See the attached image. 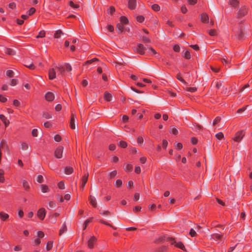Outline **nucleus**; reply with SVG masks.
I'll use <instances>...</instances> for the list:
<instances>
[{
  "instance_id": "obj_24",
  "label": "nucleus",
  "mask_w": 252,
  "mask_h": 252,
  "mask_svg": "<svg viewBox=\"0 0 252 252\" xmlns=\"http://www.w3.org/2000/svg\"><path fill=\"white\" fill-rule=\"evenodd\" d=\"M4 171L0 169V182L3 183L4 182Z\"/></svg>"
},
{
  "instance_id": "obj_53",
  "label": "nucleus",
  "mask_w": 252,
  "mask_h": 252,
  "mask_svg": "<svg viewBox=\"0 0 252 252\" xmlns=\"http://www.w3.org/2000/svg\"><path fill=\"white\" fill-rule=\"evenodd\" d=\"M177 78L180 80L181 82H182V83L186 84L187 83L181 77V75L180 73L178 74L177 75Z\"/></svg>"
},
{
  "instance_id": "obj_61",
  "label": "nucleus",
  "mask_w": 252,
  "mask_h": 252,
  "mask_svg": "<svg viewBox=\"0 0 252 252\" xmlns=\"http://www.w3.org/2000/svg\"><path fill=\"white\" fill-rule=\"evenodd\" d=\"M38 130L37 129H33L32 130V135L34 137L37 136Z\"/></svg>"
},
{
  "instance_id": "obj_34",
  "label": "nucleus",
  "mask_w": 252,
  "mask_h": 252,
  "mask_svg": "<svg viewBox=\"0 0 252 252\" xmlns=\"http://www.w3.org/2000/svg\"><path fill=\"white\" fill-rule=\"evenodd\" d=\"M45 35V32L44 31H41L39 32L38 34L36 36V38L43 37Z\"/></svg>"
},
{
  "instance_id": "obj_32",
  "label": "nucleus",
  "mask_w": 252,
  "mask_h": 252,
  "mask_svg": "<svg viewBox=\"0 0 252 252\" xmlns=\"http://www.w3.org/2000/svg\"><path fill=\"white\" fill-rule=\"evenodd\" d=\"M213 236L214 239L220 240L222 238V235L219 233H215Z\"/></svg>"
},
{
  "instance_id": "obj_21",
  "label": "nucleus",
  "mask_w": 252,
  "mask_h": 252,
  "mask_svg": "<svg viewBox=\"0 0 252 252\" xmlns=\"http://www.w3.org/2000/svg\"><path fill=\"white\" fill-rule=\"evenodd\" d=\"M175 247L179 248L184 251H186L184 245L181 242H177V243L175 244Z\"/></svg>"
},
{
  "instance_id": "obj_49",
  "label": "nucleus",
  "mask_w": 252,
  "mask_h": 252,
  "mask_svg": "<svg viewBox=\"0 0 252 252\" xmlns=\"http://www.w3.org/2000/svg\"><path fill=\"white\" fill-rule=\"evenodd\" d=\"M189 234L191 237H194L196 235L195 231L193 228L190 229Z\"/></svg>"
},
{
  "instance_id": "obj_63",
  "label": "nucleus",
  "mask_w": 252,
  "mask_h": 252,
  "mask_svg": "<svg viewBox=\"0 0 252 252\" xmlns=\"http://www.w3.org/2000/svg\"><path fill=\"white\" fill-rule=\"evenodd\" d=\"M65 68H66V70L68 71H70L72 69V68H71V65L68 64V63H65Z\"/></svg>"
},
{
  "instance_id": "obj_27",
  "label": "nucleus",
  "mask_w": 252,
  "mask_h": 252,
  "mask_svg": "<svg viewBox=\"0 0 252 252\" xmlns=\"http://www.w3.org/2000/svg\"><path fill=\"white\" fill-rule=\"evenodd\" d=\"M63 34V33L62 32L61 30H58L56 32V33H55L54 37L55 38H60L61 35Z\"/></svg>"
},
{
  "instance_id": "obj_4",
  "label": "nucleus",
  "mask_w": 252,
  "mask_h": 252,
  "mask_svg": "<svg viewBox=\"0 0 252 252\" xmlns=\"http://www.w3.org/2000/svg\"><path fill=\"white\" fill-rule=\"evenodd\" d=\"M244 131L242 130L237 132L235 136L233 138V140L237 142H240L244 137Z\"/></svg>"
},
{
  "instance_id": "obj_26",
  "label": "nucleus",
  "mask_w": 252,
  "mask_h": 252,
  "mask_svg": "<svg viewBox=\"0 0 252 252\" xmlns=\"http://www.w3.org/2000/svg\"><path fill=\"white\" fill-rule=\"evenodd\" d=\"M0 217L2 220H5L9 217V216L7 214L3 213L2 212H0Z\"/></svg>"
},
{
  "instance_id": "obj_31",
  "label": "nucleus",
  "mask_w": 252,
  "mask_h": 252,
  "mask_svg": "<svg viewBox=\"0 0 252 252\" xmlns=\"http://www.w3.org/2000/svg\"><path fill=\"white\" fill-rule=\"evenodd\" d=\"M244 35L242 29H240L238 31V38L239 39H243L245 36Z\"/></svg>"
},
{
  "instance_id": "obj_16",
  "label": "nucleus",
  "mask_w": 252,
  "mask_h": 252,
  "mask_svg": "<svg viewBox=\"0 0 252 252\" xmlns=\"http://www.w3.org/2000/svg\"><path fill=\"white\" fill-rule=\"evenodd\" d=\"M89 200L90 201V203L94 207H96L97 206V203L95 198L92 196L90 195L89 197Z\"/></svg>"
},
{
  "instance_id": "obj_42",
  "label": "nucleus",
  "mask_w": 252,
  "mask_h": 252,
  "mask_svg": "<svg viewBox=\"0 0 252 252\" xmlns=\"http://www.w3.org/2000/svg\"><path fill=\"white\" fill-rule=\"evenodd\" d=\"M119 145L120 146H121V147L124 148H126L127 145V143L125 141H121L119 142Z\"/></svg>"
},
{
  "instance_id": "obj_37",
  "label": "nucleus",
  "mask_w": 252,
  "mask_h": 252,
  "mask_svg": "<svg viewBox=\"0 0 252 252\" xmlns=\"http://www.w3.org/2000/svg\"><path fill=\"white\" fill-rule=\"evenodd\" d=\"M22 184H23V187L25 189H29L30 188V187H29V185L28 184V183L26 180H23Z\"/></svg>"
},
{
  "instance_id": "obj_14",
  "label": "nucleus",
  "mask_w": 252,
  "mask_h": 252,
  "mask_svg": "<svg viewBox=\"0 0 252 252\" xmlns=\"http://www.w3.org/2000/svg\"><path fill=\"white\" fill-rule=\"evenodd\" d=\"M1 148H4L6 150H7V151L8 150V145L7 144V142L4 139H2L1 141V142H0V150H1Z\"/></svg>"
},
{
  "instance_id": "obj_6",
  "label": "nucleus",
  "mask_w": 252,
  "mask_h": 252,
  "mask_svg": "<svg viewBox=\"0 0 252 252\" xmlns=\"http://www.w3.org/2000/svg\"><path fill=\"white\" fill-rule=\"evenodd\" d=\"M49 78L53 80L57 77L56 72L55 68H50L48 70Z\"/></svg>"
},
{
  "instance_id": "obj_25",
  "label": "nucleus",
  "mask_w": 252,
  "mask_h": 252,
  "mask_svg": "<svg viewBox=\"0 0 252 252\" xmlns=\"http://www.w3.org/2000/svg\"><path fill=\"white\" fill-rule=\"evenodd\" d=\"M230 4L234 7H236L238 4V1L237 0H229Z\"/></svg>"
},
{
  "instance_id": "obj_2",
  "label": "nucleus",
  "mask_w": 252,
  "mask_h": 252,
  "mask_svg": "<svg viewBox=\"0 0 252 252\" xmlns=\"http://www.w3.org/2000/svg\"><path fill=\"white\" fill-rule=\"evenodd\" d=\"M145 50L146 48L141 44H138L136 47H134V50L141 55L145 54Z\"/></svg>"
},
{
  "instance_id": "obj_44",
  "label": "nucleus",
  "mask_w": 252,
  "mask_h": 252,
  "mask_svg": "<svg viewBox=\"0 0 252 252\" xmlns=\"http://www.w3.org/2000/svg\"><path fill=\"white\" fill-rule=\"evenodd\" d=\"M187 91L190 92H194L197 90V88L196 87H189V88H186L185 89Z\"/></svg>"
},
{
  "instance_id": "obj_8",
  "label": "nucleus",
  "mask_w": 252,
  "mask_h": 252,
  "mask_svg": "<svg viewBox=\"0 0 252 252\" xmlns=\"http://www.w3.org/2000/svg\"><path fill=\"white\" fill-rule=\"evenodd\" d=\"M128 2V7L131 10L134 9L137 5L136 0H127Z\"/></svg>"
},
{
  "instance_id": "obj_51",
  "label": "nucleus",
  "mask_w": 252,
  "mask_h": 252,
  "mask_svg": "<svg viewBox=\"0 0 252 252\" xmlns=\"http://www.w3.org/2000/svg\"><path fill=\"white\" fill-rule=\"evenodd\" d=\"M117 175V171L116 170H114L112 171L109 175L110 178L112 179L114 178Z\"/></svg>"
},
{
  "instance_id": "obj_57",
  "label": "nucleus",
  "mask_w": 252,
  "mask_h": 252,
  "mask_svg": "<svg viewBox=\"0 0 252 252\" xmlns=\"http://www.w3.org/2000/svg\"><path fill=\"white\" fill-rule=\"evenodd\" d=\"M54 140L57 142H60L62 140L61 136L60 135L57 134L54 136Z\"/></svg>"
},
{
  "instance_id": "obj_59",
  "label": "nucleus",
  "mask_w": 252,
  "mask_h": 252,
  "mask_svg": "<svg viewBox=\"0 0 252 252\" xmlns=\"http://www.w3.org/2000/svg\"><path fill=\"white\" fill-rule=\"evenodd\" d=\"M43 181V177L42 175H38L37 178V182L38 183H42Z\"/></svg>"
},
{
  "instance_id": "obj_20",
  "label": "nucleus",
  "mask_w": 252,
  "mask_h": 252,
  "mask_svg": "<svg viewBox=\"0 0 252 252\" xmlns=\"http://www.w3.org/2000/svg\"><path fill=\"white\" fill-rule=\"evenodd\" d=\"M4 52L6 54L10 56L15 55V51L10 48H6Z\"/></svg>"
},
{
  "instance_id": "obj_50",
  "label": "nucleus",
  "mask_w": 252,
  "mask_h": 252,
  "mask_svg": "<svg viewBox=\"0 0 252 252\" xmlns=\"http://www.w3.org/2000/svg\"><path fill=\"white\" fill-rule=\"evenodd\" d=\"M58 187L60 189H65V186H64V183L63 182H62V181L58 183Z\"/></svg>"
},
{
  "instance_id": "obj_52",
  "label": "nucleus",
  "mask_w": 252,
  "mask_h": 252,
  "mask_svg": "<svg viewBox=\"0 0 252 252\" xmlns=\"http://www.w3.org/2000/svg\"><path fill=\"white\" fill-rule=\"evenodd\" d=\"M18 83V80L16 79H13L11 80L10 82V85L12 86H14Z\"/></svg>"
},
{
  "instance_id": "obj_56",
  "label": "nucleus",
  "mask_w": 252,
  "mask_h": 252,
  "mask_svg": "<svg viewBox=\"0 0 252 252\" xmlns=\"http://www.w3.org/2000/svg\"><path fill=\"white\" fill-rule=\"evenodd\" d=\"M49 208H54L56 206V204L53 201H50L48 204Z\"/></svg>"
},
{
  "instance_id": "obj_23",
  "label": "nucleus",
  "mask_w": 252,
  "mask_h": 252,
  "mask_svg": "<svg viewBox=\"0 0 252 252\" xmlns=\"http://www.w3.org/2000/svg\"><path fill=\"white\" fill-rule=\"evenodd\" d=\"M117 29L119 33H122L124 30L123 25L121 23H118L117 25Z\"/></svg>"
},
{
  "instance_id": "obj_9",
  "label": "nucleus",
  "mask_w": 252,
  "mask_h": 252,
  "mask_svg": "<svg viewBox=\"0 0 252 252\" xmlns=\"http://www.w3.org/2000/svg\"><path fill=\"white\" fill-rule=\"evenodd\" d=\"M45 98L48 101H52L55 98L54 94L51 92H48L45 95Z\"/></svg>"
},
{
  "instance_id": "obj_55",
  "label": "nucleus",
  "mask_w": 252,
  "mask_h": 252,
  "mask_svg": "<svg viewBox=\"0 0 252 252\" xmlns=\"http://www.w3.org/2000/svg\"><path fill=\"white\" fill-rule=\"evenodd\" d=\"M208 32L211 36H215L217 35V32L215 30H210Z\"/></svg>"
},
{
  "instance_id": "obj_62",
  "label": "nucleus",
  "mask_w": 252,
  "mask_h": 252,
  "mask_svg": "<svg viewBox=\"0 0 252 252\" xmlns=\"http://www.w3.org/2000/svg\"><path fill=\"white\" fill-rule=\"evenodd\" d=\"M137 143L139 144H141L143 143V138L141 136H139L137 138Z\"/></svg>"
},
{
  "instance_id": "obj_46",
  "label": "nucleus",
  "mask_w": 252,
  "mask_h": 252,
  "mask_svg": "<svg viewBox=\"0 0 252 252\" xmlns=\"http://www.w3.org/2000/svg\"><path fill=\"white\" fill-rule=\"evenodd\" d=\"M136 20L139 22L142 23L144 20V17L142 15L137 16L136 17Z\"/></svg>"
},
{
  "instance_id": "obj_40",
  "label": "nucleus",
  "mask_w": 252,
  "mask_h": 252,
  "mask_svg": "<svg viewBox=\"0 0 252 252\" xmlns=\"http://www.w3.org/2000/svg\"><path fill=\"white\" fill-rule=\"evenodd\" d=\"M120 21L122 23H124V24H126L127 23L128 20V19H127L126 17H125V16H122L120 18Z\"/></svg>"
},
{
  "instance_id": "obj_11",
  "label": "nucleus",
  "mask_w": 252,
  "mask_h": 252,
  "mask_svg": "<svg viewBox=\"0 0 252 252\" xmlns=\"http://www.w3.org/2000/svg\"><path fill=\"white\" fill-rule=\"evenodd\" d=\"M70 126L72 129H74L75 128V116L73 113L71 114V117L70 121Z\"/></svg>"
},
{
  "instance_id": "obj_1",
  "label": "nucleus",
  "mask_w": 252,
  "mask_h": 252,
  "mask_svg": "<svg viewBox=\"0 0 252 252\" xmlns=\"http://www.w3.org/2000/svg\"><path fill=\"white\" fill-rule=\"evenodd\" d=\"M63 147L62 146L58 147L55 150L54 155L57 158H61L63 157Z\"/></svg>"
},
{
  "instance_id": "obj_33",
  "label": "nucleus",
  "mask_w": 252,
  "mask_h": 252,
  "mask_svg": "<svg viewBox=\"0 0 252 252\" xmlns=\"http://www.w3.org/2000/svg\"><path fill=\"white\" fill-rule=\"evenodd\" d=\"M69 5L74 9H77L79 6L77 4H74L72 1L69 2Z\"/></svg>"
},
{
  "instance_id": "obj_35",
  "label": "nucleus",
  "mask_w": 252,
  "mask_h": 252,
  "mask_svg": "<svg viewBox=\"0 0 252 252\" xmlns=\"http://www.w3.org/2000/svg\"><path fill=\"white\" fill-rule=\"evenodd\" d=\"M6 74L9 77H12L14 76V72L11 70H8L6 72Z\"/></svg>"
},
{
  "instance_id": "obj_43",
  "label": "nucleus",
  "mask_w": 252,
  "mask_h": 252,
  "mask_svg": "<svg viewBox=\"0 0 252 252\" xmlns=\"http://www.w3.org/2000/svg\"><path fill=\"white\" fill-rule=\"evenodd\" d=\"M122 181L121 180L119 179L116 181L115 186L117 187L120 188L122 186Z\"/></svg>"
},
{
  "instance_id": "obj_22",
  "label": "nucleus",
  "mask_w": 252,
  "mask_h": 252,
  "mask_svg": "<svg viewBox=\"0 0 252 252\" xmlns=\"http://www.w3.org/2000/svg\"><path fill=\"white\" fill-rule=\"evenodd\" d=\"M21 148L24 151L27 150L29 148L28 144L26 142H22L21 143Z\"/></svg>"
},
{
  "instance_id": "obj_12",
  "label": "nucleus",
  "mask_w": 252,
  "mask_h": 252,
  "mask_svg": "<svg viewBox=\"0 0 252 252\" xmlns=\"http://www.w3.org/2000/svg\"><path fill=\"white\" fill-rule=\"evenodd\" d=\"M104 98L107 101H110L112 99V95L108 92H105L104 94Z\"/></svg>"
},
{
  "instance_id": "obj_38",
  "label": "nucleus",
  "mask_w": 252,
  "mask_h": 252,
  "mask_svg": "<svg viewBox=\"0 0 252 252\" xmlns=\"http://www.w3.org/2000/svg\"><path fill=\"white\" fill-rule=\"evenodd\" d=\"M25 66L31 69H34L35 68V66L32 63H27L25 64Z\"/></svg>"
},
{
  "instance_id": "obj_39",
  "label": "nucleus",
  "mask_w": 252,
  "mask_h": 252,
  "mask_svg": "<svg viewBox=\"0 0 252 252\" xmlns=\"http://www.w3.org/2000/svg\"><path fill=\"white\" fill-rule=\"evenodd\" d=\"M42 116L46 119H51L52 117L51 114L47 112H43Z\"/></svg>"
},
{
  "instance_id": "obj_17",
  "label": "nucleus",
  "mask_w": 252,
  "mask_h": 252,
  "mask_svg": "<svg viewBox=\"0 0 252 252\" xmlns=\"http://www.w3.org/2000/svg\"><path fill=\"white\" fill-rule=\"evenodd\" d=\"M0 119L3 122L6 126H7L9 125V120H8L3 115H0Z\"/></svg>"
},
{
  "instance_id": "obj_5",
  "label": "nucleus",
  "mask_w": 252,
  "mask_h": 252,
  "mask_svg": "<svg viewBox=\"0 0 252 252\" xmlns=\"http://www.w3.org/2000/svg\"><path fill=\"white\" fill-rule=\"evenodd\" d=\"M37 215L41 220H43L46 215V211L45 209L43 208L39 209L37 212Z\"/></svg>"
},
{
  "instance_id": "obj_13",
  "label": "nucleus",
  "mask_w": 252,
  "mask_h": 252,
  "mask_svg": "<svg viewBox=\"0 0 252 252\" xmlns=\"http://www.w3.org/2000/svg\"><path fill=\"white\" fill-rule=\"evenodd\" d=\"M201 21L203 23H208L209 17L206 13H203L200 16Z\"/></svg>"
},
{
  "instance_id": "obj_64",
  "label": "nucleus",
  "mask_w": 252,
  "mask_h": 252,
  "mask_svg": "<svg viewBox=\"0 0 252 252\" xmlns=\"http://www.w3.org/2000/svg\"><path fill=\"white\" fill-rule=\"evenodd\" d=\"M220 117H217V118H216L213 122V125H215L217 124H218L220 121Z\"/></svg>"
},
{
  "instance_id": "obj_15",
  "label": "nucleus",
  "mask_w": 252,
  "mask_h": 252,
  "mask_svg": "<svg viewBox=\"0 0 252 252\" xmlns=\"http://www.w3.org/2000/svg\"><path fill=\"white\" fill-rule=\"evenodd\" d=\"M88 174L84 175L82 179L81 188L83 189L85 186V185L88 181Z\"/></svg>"
},
{
  "instance_id": "obj_10",
  "label": "nucleus",
  "mask_w": 252,
  "mask_h": 252,
  "mask_svg": "<svg viewBox=\"0 0 252 252\" xmlns=\"http://www.w3.org/2000/svg\"><path fill=\"white\" fill-rule=\"evenodd\" d=\"M247 13V10L246 9V8L245 7H242L240 9L238 13V16L239 17H242L244 16H245L246 13Z\"/></svg>"
},
{
  "instance_id": "obj_18",
  "label": "nucleus",
  "mask_w": 252,
  "mask_h": 252,
  "mask_svg": "<svg viewBox=\"0 0 252 252\" xmlns=\"http://www.w3.org/2000/svg\"><path fill=\"white\" fill-rule=\"evenodd\" d=\"M73 171V169L72 167L70 166H67L65 167L64 172L67 175H69L71 174Z\"/></svg>"
},
{
  "instance_id": "obj_58",
  "label": "nucleus",
  "mask_w": 252,
  "mask_h": 252,
  "mask_svg": "<svg viewBox=\"0 0 252 252\" xmlns=\"http://www.w3.org/2000/svg\"><path fill=\"white\" fill-rule=\"evenodd\" d=\"M173 50L176 52H179L180 50V47L179 45H175L173 47Z\"/></svg>"
},
{
  "instance_id": "obj_36",
  "label": "nucleus",
  "mask_w": 252,
  "mask_h": 252,
  "mask_svg": "<svg viewBox=\"0 0 252 252\" xmlns=\"http://www.w3.org/2000/svg\"><path fill=\"white\" fill-rule=\"evenodd\" d=\"M41 189L42 192H43L44 193L47 192L48 191V187L47 186L44 185H41Z\"/></svg>"
},
{
  "instance_id": "obj_41",
  "label": "nucleus",
  "mask_w": 252,
  "mask_h": 252,
  "mask_svg": "<svg viewBox=\"0 0 252 252\" xmlns=\"http://www.w3.org/2000/svg\"><path fill=\"white\" fill-rule=\"evenodd\" d=\"M167 241L170 242L171 245H174L175 246V244L177 241L175 240L174 238L168 237L167 238Z\"/></svg>"
},
{
  "instance_id": "obj_29",
  "label": "nucleus",
  "mask_w": 252,
  "mask_h": 252,
  "mask_svg": "<svg viewBox=\"0 0 252 252\" xmlns=\"http://www.w3.org/2000/svg\"><path fill=\"white\" fill-rule=\"evenodd\" d=\"M53 247V242L52 241H49L46 245V249L47 251H50L52 249Z\"/></svg>"
},
{
  "instance_id": "obj_60",
  "label": "nucleus",
  "mask_w": 252,
  "mask_h": 252,
  "mask_svg": "<svg viewBox=\"0 0 252 252\" xmlns=\"http://www.w3.org/2000/svg\"><path fill=\"white\" fill-rule=\"evenodd\" d=\"M171 132L174 135H176L178 134V130L174 127H171Z\"/></svg>"
},
{
  "instance_id": "obj_3",
  "label": "nucleus",
  "mask_w": 252,
  "mask_h": 252,
  "mask_svg": "<svg viewBox=\"0 0 252 252\" xmlns=\"http://www.w3.org/2000/svg\"><path fill=\"white\" fill-rule=\"evenodd\" d=\"M56 68L57 69V76L60 78L63 76L64 71L65 70L64 66L61 64H58L56 66Z\"/></svg>"
},
{
  "instance_id": "obj_47",
  "label": "nucleus",
  "mask_w": 252,
  "mask_h": 252,
  "mask_svg": "<svg viewBox=\"0 0 252 252\" xmlns=\"http://www.w3.org/2000/svg\"><path fill=\"white\" fill-rule=\"evenodd\" d=\"M92 219H88L86 220L84 222V223L83 224V228L84 229H85L87 226V225L90 223Z\"/></svg>"
},
{
  "instance_id": "obj_54",
  "label": "nucleus",
  "mask_w": 252,
  "mask_h": 252,
  "mask_svg": "<svg viewBox=\"0 0 252 252\" xmlns=\"http://www.w3.org/2000/svg\"><path fill=\"white\" fill-rule=\"evenodd\" d=\"M142 41L145 43H149L151 42L150 40L146 36H142Z\"/></svg>"
},
{
  "instance_id": "obj_19",
  "label": "nucleus",
  "mask_w": 252,
  "mask_h": 252,
  "mask_svg": "<svg viewBox=\"0 0 252 252\" xmlns=\"http://www.w3.org/2000/svg\"><path fill=\"white\" fill-rule=\"evenodd\" d=\"M67 231V227H66V225L65 224V223H64L62 226V228L60 229V231H59V235H62V234L66 231Z\"/></svg>"
},
{
  "instance_id": "obj_7",
  "label": "nucleus",
  "mask_w": 252,
  "mask_h": 252,
  "mask_svg": "<svg viewBox=\"0 0 252 252\" xmlns=\"http://www.w3.org/2000/svg\"><path fill=\"white\" fill-rule=\"evenodd\" d=\"M96 241V238L94 236H92L88 240L87 242L88 247L92 249L94 247V245Z\"/></svg>"
},
{
  "instance_id": "obj_28",
  "label": "nucleus",
  "mask_w": 252,
  "mask_h": 252,
  "mask_svg": "<svg viewBox=\"0 0 252 252\" xmlns=\"http://www.w3.org/2000/svg\"><path fill=\"white\" fill-rule=\"evenodd\" d=\"M152 9L155 11H158L160 10V7L158 4H154L151 6Z\"/></svg>"
},
{
  "instance_id": "obj_30",
  "label": "nucleus",
  "mask_w": 252,
  "mask_h": 252,
  "mask_svg": "<svg viewBox=\"0 0 252 252\" xmlns=\"http://www.w3.org/2000/svg\"><path fill=\"white\" fill-rule=\"evenodd\" d=\"M133 166L131 164H128L126 165L125 168V170L127 172H130L132 171Z\"/></svg>"
},
{
  "instance_id": "obj_45",
  "label": "nucleus",
  "mask_w": 252,
  "mask_h": 252,
  "mask_svg": "<svg viewBox=\"0 0 252 252\" xmlns=\"http://www.w3.org/2000/svg\"><path fill=\"white\" fill-rule=\"evenodd\" d=\"M215 136L217 139L220 140V139H222L224 136H223V133L222 132H220L216 134Z\"/></svg>"
},
{
  "instance_id": "obj_48",
  "label": "nucleus",
  "mask_w": 252,
  "mask_h": 252,
  "mask_svg": "<svg viewBox=\"0 0 252 252\" xmlns=\"http://www.w3.org/2000/svg\"><path fill=\"white\" fill-rule=\"evenodd\" d=\"M184 56V57L187 59H189L190 58V53L188 50H187L185 52Z\"/></svg>"
}]
</instances>
